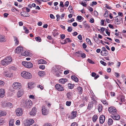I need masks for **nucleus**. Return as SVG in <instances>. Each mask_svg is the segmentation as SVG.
Masks as SVG:
<instances>
[{"label": "nucleus", "mask_w": 126, "mask_h": 126, "mask_svg": "<svg viewBox=\"0 0 126 126\" xmlns=\"http://www.w3.org/2000/svg\"><path fill=\"white\" fill-rule=\"evenodd\" d=\"M76 113L75 112H72L71 113V115L70 116V118L71 119H74L76 116Z\"/></svg>", "instance_id": "b1692460"}, {"label": "nucleus", "mask_w": 126, "mask_h": 126, "mask_svg": "<svg viewBox=\"0 0 126 126\" xmlns=\"http://www.w3.org/2000/svg\"><path fill=\"white\" fill-rule=\"evenodd\" d=\"M88 9L91 12H92L93 11V8L90 7V6H89Z\"/></svg>", "instance_id": "6e6d98bb"}, {"label": "nucleus", "mask_w": 126, "mask_h": 126, "mask_svg": "<svg viewBox=\"0 0 126 126\" xmlns=\"http://www.w3.org/2000/svg\"><path fill=\"white\" fill-rule=\"evenodd\" d=\"M14 40L15 41V44L17 45L19 43V41L17 39V38L16 37H14Z\"/></svg>", "instance_id": "f704fd0d"}, {"label": "nucleus", "mask_w": 126, "mask_h": 126, "mask_svg": "<svg viewBox=\"0 0 126 126\" xmlns=\"http://www.w3.org/2000/svg\"><path fill=\"white\" fill-rule=\"evenodd\" d=\"M32 105V102L31 100H27L24 103V106L26 108H30Z\"/></svg>", "instance_id": "7ed1b4c3"}, {"label": "nucleus", "mask_w": 126, "mask_h": 126, "mask_svg": "<svg viewBox=\"0 0 126 126\" xmlns=\"http://www.w3.org/2000/svg\"><path fill=\"white\" fill-rule=\"evenodd\" d=\"M56 17L57 18V21H59L60 18V16L59 15H56Z\"/></svg>", "instance_id": "bf43d9fd"}, {"label": "nucleus", "mask_w": 126, "mask_h": 126, "mask_svg": "<svg viewBox=\"0 0 126 126\" xmlns=\"http://www.w3.org/2000/svg\"><path fill=\"white\" fill-rule=\"evenodd\" d=\"M36 113L35 108H33L32 110L30 112V114L31 116L35 115Z\"/></svg>", "instance_id": "dca6fc26"}, {"label": "nucleus", "mask_w": 126, "mask_h": 126, "mask_svg": "<svg viewBox=\"0 0 126 126\" xmlns=\"http://www.w3.org/2000/svg\"><path fill=\"white\" fill-rule=\"evenodd\" d=\"M44 126H52L50 124L46 123L44 125Z\"/></svg>", "instance_id": "774afa93"}, {"label": "nucleus", "mask_w": 126, "mask_h": 126, "mask_svg": "<svg viewBox=\"0 0 126 126\" xmlns=\"http://www.w3.org/2000/svg\"><path fill=\"white\" fill-rule=\"evenodd\" d=\"M39 67L40 68L42 69V70H43L45 68V66L44 65H39Z\"/></svg>", "instance_id": "c03bdc74"}, {"label": "nucleus", "mask_w": 126, "mask_h": 126, "mask_svg": "<svg viewBox=\"0 0 126 126\" xmlns=\"http://www.w3.org/2000/svg\"><path fill=\"white\" fill-rule=\"evenodd\" d=\"M116 21V23L117 24H120L121 23V21H122V18L119 16H117L115 18V19Z\"/></svg>", "instance_id": "f8f14e48"}, {"label": "nucleus", "mask_w": 126, "mask_h": 126, "mask_svg": "<svg viewBox=\"0 0 126 126\" xmlns=\"http://www.w3.org/2000/svg\"><path fill=\"white\" fill-rule=\"evenodd\" d=\"M100 62L101 64L104 66H106V63L102 61L101 60Z\"/></svg>", "instance_id": "09e8293b"}, {"label": "nucleus", "mask_w": 126, "mask_h": 126, "mask_svg": "<svg viewBox=\"0 0 126 126\" xmlns=\"http://www.w3.org/2000/svg\"><path fill=\"white\" fill-rule=\"evenodd\" d=\"M92 101L91 102H92L95 105H96L97 102L95 99V98L94 96H93L91 97Z\"/></svg>", "instance_id": "5701e85b"}, {"label": "nucleus", "mask_w": 126, "mask_h": 126, "mask_svg": "<svg viewBox=\"0 0 126 126\" xmlns=\"http://www.w3.org/2000/svg\"><path fill=\"white\" fill-rule=\"evenodd\" d=\"M55 87L56 89L59 91H63L64 90V88L61 85L57 84L55 85Z\"/></svg>", "instance_id": "6e6552de"}, {"label": "nucleus", "mask_w": 126, "mask_h": 126, "mask_svg": "<svg viewBox=\"0 0 126 126\" xmlns=\"http://www.w3.org/2000/svg\"><path fill=\"white\" fill-rule=\"evenodd\" d=\"M61 73L59 71H57L56 74V76L59 77L61 75Z\"/></svg>", "instance_id": "37998d69"}, {"label": "nucleus", "mask_w": 126, "mask_h": 126, "mask_svg": "<svg viewBox=\"0 0 126 126\" xmlns=\"http://www.w3.org/2000/svg\"><path fill=\"white\" fill-rule=\"evenodd\" d=\"M111 117L113 119L116 120H119L120 118L119 115L117 114L116 113L115 114H112L111 115Z\"/></svg>", "instance_id": "9b49d317"}, {"label": "nucleus", "mask_w": 126, "mask_h": 126, "mask_svg": "<svg viewBox=\"0 0 126 126\" xmlns=\"http://www.w3.org/2000/svg\"><path fill=\"white\" fill-rule=\"evenodd\" d=\"M23 29L25 31V32L26 33H28L29 32V30H28L27 28L25 26H23Z\"/></svg>", "instance_id": "e433bc0d"}, {"label": "nucleus", "mask_w": 126, "mask_h": 126, "mask_svg": "<svg viewBox=\"0 0 126 126\" xmlns=\"http://www.w3.org/2000/svg\"><path fill=\"white\" fill-rule=\"evenodd\" d=\"M29 52L27 51H23L21 53V55L23 56H27L29 55Z\"/></svg>", "instance_id": "a878e982"}, {"label": "nucleus", "mask_w": 126, "mask_h": 126, "mask_svg": "<svg viewBox=\"0 0 126 126\" xmlns=\"http://www.w3.org/2000/svg\"><path fill=\"white\" fill-rule=\"evenodd\" d=\"M37 87L40 88V89L41 90H43L44 88L43 87L40 85H38Z\"/></svg>", "instance_id": "4d7b16f0"}, {"label": "nucleus", "mask_w": 126, "mask_h": 126, "mask_svg": "<svg viewBox=\"0 0 126 126\" xmlns=\"http://www.w3.org/2000/svg\"><path fill=\"white\" fill-rule=\"evenodd\" d=\"M12 87L13 88L15 89H19L21 88V84L18 82H15L12 84Z\"/></svg>", "instance_id": "39448f33"}, {"label": "nucleus", "mask_w": 126, "mask_h": 126, "mask_svg": "<svg viewBox=\"0 0 126 126\" xmlns=\"http://www.w3.org/2000/svg\"><path fill=\"white\" fill-rule=\"evenodd\" d=\"M87 61L88 62L90 63H91L92 64L94 63L93 62L92 60L90 59H88Z\"/></svg>", "instance_id": "5fc2aeb1"}, {"label": "nucleus", "mask_w": 126, "mask_h": 126, "mask_svg": "<svg viewBox=\"0 0 126 126\" xmlns=\"http://www.w3.org/2000/svg\"><path fill=\"white\" fill-rule=\"evenodd\" d=\"M42 113L44 115H47L48 113V110L46 109L44 106L42 107Z\"/></svg>", "instance_id": "1a4fd4ad"}, {"label": "nucleus", "mask_w": 126, "mask_h": 126, "mask_svg": "<svg viewBox=\"0 0 126 126\" xmlns=\"http://www.w3.org/2000/svg\"><path fill=\"white\" fill-rule=\"evenodd\" d=\"M8 72L7 70H4L3 74L5 76H7V77H10L11 76V74L10 73L9 74L8 73Z\"/></svg>", "instance_id": "412c9836"}, {"label": "nucleus", "mask_w": 126, "mask_h": 126, "mask_svg": "<svg viewBox=\"0 0 126 126\" xmlns=\"http://www.w3.org/2000/svg\"><path fill=\"white\" fill-rule=\"evenodd\" d=\"M99 119L100 123L102 124L104 122L105 119V116L103 115H101Z\"/></svg>", "instance_id": "4468645a"}, {"label": "nucleus", "mask_w": 126, "mask_h": 126, "mask_svg": "<svg viewBox=\"0 0 126 126\" xmlns=\"http://www.w3.org/2000/svg\"><path fill=\"white\" fill-rule=\"evenodd\" d=\"M101 54L102 55L105 56L108 55V51L107 50L101 51Z\"/></svg>", "instance_id": "6ab92c4d"}, {"label": "nucleus", "mask_w": 126, "mask_h": 126, "mask_svg": "<svg viewBox=\"0 0 126 126\" xmlns=\"http://www.w3.org/2000/svg\"><path fill=\"white\" fill-rule=\"evenodd\" d=\"M60 42L62 44H65L67 43V42L66 41L65 39L64 41H62V42L61 41H60Z\"/></svg>", "instance_id": "a18cd8bd"}, {"label": "nucleus", "mask_w": 126, "mask_h": 126, "mask_svg": "<svg viewBox=\"0 0 126 126\" xmlns=\"http://www.w3.org/2000/svg\"><path fill=\"white\" fill-rule=\"evenodd\" d=\"M6 106L9 107L10 108H13V104L10 102H8L6 103Z\"/></svg>", "instance_id": "7c9ffc66"}, {"label": "nucleus", "mask_w": 126, "mask_h": 126, "mask_svg": "<svg viewBox=\"0 0 126 126\" xmlns=\"http://www.w3.org/2000/svg\"><path fill=\"white\" fill-rule=\"evenodd\" d=\"M35 39L37 41H39V42H41V39L40 37H36L35 38Z\"/></svg>", "instance_id": "ea45409f"}, {"label": "nucleus", "mask_w": 126, "mask_h": 126, "mask_svg": "<svg viewBox=\"0 0 126 126\" xmlns=\"http://www.w3.org/2000/svg\"><path fill=\"white\" fill-rule=\"evenodd\" d=\"M16 115L17 116H20L23 113L22 110L21 108H17L16 110Z\"/></svg>", "instance_id": "0eeeda50"}, {"label": "nucleus", "mask_w": 126, "mask_h": 126, "mask_svg": "<svg viewBox=\"0 0 126 126\" xmlns=\"http://www.w3.org/2000/svg\"><path fill=\"white\" fill-rule=\"evenodd\" d=\"M78 38L80 40H82V37L81 35H79L78 36Z\"/></svg>", "instance_id": "052dcab7"}, {"label": "nucleus", "mask_w": 126, "mask_h": 126, "mask_svg": "<svg viewBox=\"0 0 126 126\" xmlns=\"http://www.w3.org/2000/svg\"><path fill=\"white\" fill-rule=\"evenodd\" d=\"M21 76L25 79H30L32 78L31 74L29 72L24 71L21 74Z\"/></svg>", "instance_id": "f03ea898"}, {"label": "nucleus", "mask_w": 126, "mask_h": 126, "mask_svg": "<svg viewBox=\"0 0 126 126\" xmlns=\"http://www.w3.org/2000/svg\"><path fill=\"white\" fill-rule=\"evenodd\" d=\"M67 98L69 99H71L72 98V93H71L69 92L67 93L66 94Z\"/></svg>", "instance_id": "393cba45"}, {"label": "nucleus", "mask_w": 126, "mask_h": 126, "mask_svg": "<svg viewBox=\"0 0 126 126\" xmlns=\"http://www.w3.org/2000/svg\"><path fill=\"white\" fill-rule=\"evenodd\" d=\"M77 89L79 93V94H81L82 92V87H78Z\"/></svg>", "instance_id": "473e14b6"}, {"label": "nucleus", "mask_w": 126, "mask_h": 126, "mask_svg": "<svg viewBox=\"0 0 126 126\" xmlns=\"http://www.w3.org/2000/svg\"><path fill=\"white\" fill-rule=\"evenodd\" d=\"M34 122V121L32 119H29L24 122V124L26 126H29L32 125Z\"/></svg>", "instance_id": "20e7f679"}, {"label": "nucleus", "mask_w": 126, "mask_h": 126, "mask_svg": "<svg viewBox=\"0 0 126 126\" xmlns=\"http://www.w3.org/2000/svg\"><path fill=\"white\" fill-rule=\"evenodd\" d=\"M69 2L67 1L66 2H65L64 3V6H66V7H67L69 5Z\"/></svg>", "instance_id": "603ef678"}, {"label": "nucleus", "mask_w": 126, "mask_h": 126, "mask_svg": "<svg viewBox=\"0 0 126 126\" xmlns=\"http://www.w3.org/2000/svg\"><path fill=\"white\" fill-rule=\"evenodd\" d=\"M94 14L95 16H97L98 15V12L96 11H94Z\"/></svg>", "instance_id": "69168bd1"}, {"label": "nucleus", "mask_w": 126, "mask_h": 126, "mask_svg": "<svg viewBox=\"0 0 126 126\" xmlns=\"http://www.w3.org/2000/svg\"><path fill=\"white\" fill-rule=\"evenodd\" d=\"M108 110L110 113L112 114H115L116 113L117 110L114 107H110L109 108Z\"/></svg>", "instance_id": "423d86ee"}, {"label": "nucleus", "mask_w": 126, "mask_h": 126, "mask_svg": "<svg viewBox=\"0 0 126 126\" xmlns=\"http://www.w3.org/2000/svg\"><path fill=\"white\" fill-rule=\"evenodd\" d=\"M102 105L100 104H99L98 106V109L99 112L102 111Z\"/></svg>", "instance_id": "c756f323"}, {"label": "nucleus", "mask_w": 126, "mask_h": 126, "mask_svg": "<svg viewBox=\"0 0 126 126\" xmlns=\"http://www.w3.org/2000/svg\"><path fill=\"white\" fill-rule=\"evenodd\" d=\"M6 41V39L4 36L0 35V42H3Z\"/></svg>", "instance_id": "f3484780"}, {"label": "nucleus", "mask_w": 126, "mask_h": 126, "mask_svg": "<svg viewBox=\"0 0 126 126\" xmlns=\"http://www.w3.org/2000/svg\"><path fill=\"white\" fill-rule=\"evenodd\" d=\"M97 116L96 115H94L93 117V120L95 122L97 119Z\"/></svg>", "instance_id": "4c0bfd02"}, {"label": "nucleus", "mask_w": 126, "mask_h": 126, "mask_svg": "<svg viewBox=\"0 0 126 126\" xmlns=\"http://www.w3.org/2000/svg\"><path fill=\"white\" fill-rule=\"evenodd\" d=\"M4 84V82L2 81H0V87L3 86Z\"/></svg>", "instance_id": "864d4df0"}, {"label": "nucleus", "mask_w": 126, "mask_h": 126, "mask_svg": "<svg viewBox=\"0 0 126 126\" xmlns=\"http://www.w3.org/2000/svg\"><path fill=\"white\" fill-rule=\"evenodd\" d=\"M12 61V60L11 57H6L1 61V64L3 65H6L10 64Z\"/></svg>", "instance_id": "f257e3e1"}, {"label": "nucleus", "mask_w": 126, "mask_h": 126, "mask_svg": "<svg viewBox=\"0 0 126 126\" xmlns=\"http://www.w3.org/2000/svg\"><path fill=\"white\" fill-rule=\"evenodd\" d=\"M38 63L39 64H44L46 63V62L43 60H39Z\"/></svg>", "instance_id": "c85d7f7f"}, {"label": "nucleus", "mask_w": 126, "mask_h": 126, "mask_svg": "<svg viewBox=\"0 0 126 126\" xmlns=\"http://www.w3.org/2000/svg\"><path fill=\"white\" fill-rule=\"evenodd\" d=\"M68 88L69 89H72L74 86V84L69 83L68 84Z\"/></svg>", "instance_id": "72a5a7b5"}, {"label": "nucleus", "mask_w": 126, "mask_h": 126, "mask_svg": "<svg viewBox=\"0 0 126 126\" xmlns=\"http://www.w3.org/2000/svg\"><path fill=\"white\" fill-rule=\"evenodd\" d=\"M27 62H22V65L26 67V63H27Z\"/></svg>", "instance_id": "680f3d73"}, {"label": "nucleus", "mask_w": 126, "mask_h": 126, "mask_svg": "<svg viewBox=\"0 0 126 126\" xmlns=\"http://www.w3.org/2000/svg\"><path fill=\"white\" fill-rule=\"evenodd\" d=\"M106 12L104 14V17H108V11L106 9Z\"/></svg>", "instance_id": "58836bf2"}, {"label": "nucleus", "mask_w": 126, "mask_h": 126, "mask_svg": "<svg viewBox=\"0 0 126 126\" xmlns=\"http://www.w3.org/2000/svg\"><path fill=\"white\" fill-rule=\"evenodd\" d=\"M93 104H94L92 102H90L88 104L87 109L89 110H91L93 107Z\"/></svg>", "instance_id": "4be33fe9"}, {"label": "nucleus", "mask_w": 126, "mask_h": 126, "mask_svg": "<svg viewBox=\"0 0 126 126\" xmlns=\"http://www.w3.org/2000/svg\"><path fill=\"white\" fill-rule=\"evenodd\" d=\"M5 113L3 111H0V117L2 116L5 115Z\"/></svg>", "instance_id": "a19ab883"}, {"label": "nucleus", "mask_w": 126, "mask_h": 126, "mask_svg": "<svg viewBox=\"0 0 126 126\" xmlns=\"http://www.w3.org/2000/svg\"><path fill=\"white\" fill-rule=\"evenodd\" d=\"M67 81V79H66L62 78L59 80V82L62 84H64Z\"/></svg>", "instance_id": "aec40b11"}, {"label": "nucleus", "mask_w": 126, "mask_h": 126, "mask_svg": "<svg viewBox=\"0 0 126 126\" xmlns=\"http://www.w3.org/2000/svg\"><path fill=\"white\" fill-rule=\"evenodd\" d=\"M16 125H19L20 124V122L19 120H17L16 121Z\"/></svg>", "instance_id": "0e129e2a"}, {"label": "nucleus", "mask_w": 126, "mask_h": 126, "mask_svg": "<svg viewBox=\"0 0 126 126\" xmlns=\"http://www.w3.org/2000/svg\"><path fill=\"white\" fill-rule=\"evenodd\" d=\"M24 93V91L22 90L18 91L17 93V97L18 98L21 97L23 94Z\"/></svg>", "instance_id": "ddd939ff"}, {"label": "nucleus", "mask_w": 126, "mask_h": 126, "mask_svg": "<svg viewBox=\"0 0 126 126\" xmlns=\"http://www.w3.org/2000/svg\"><path fill=\"white\" fill-rule=\"evenodd\" d=\"M61 38L62 39H64L65 37V35L64 34H62L60 35Z\"/></svg>", "instance_id": "13d9d810"}, {"label": "nucleus", "mask_w": 126, "mask_h": 126, "mask_svg": "<svg viewBox=\"0 0 126 126\" xmlns=\"http://www.w3.org/2000/svg\"><path fill=\"white\" fill-rule=\"evenodd\" d=\"M71 78L72 79L76 82H77L78 81V78L75 76H72Z\"/></svg>", "instance_id": "bb28decb"}, {"label": "nucleus", "mask_w": 126, "mask_h": 126, "mask_svg": "<svg viewBox=\"0 0 126 126\" xmlns=\"http://www.w3.org/2000/svg\"><path fill=\"white\" fill-rule=\"evenodd\" d=\"M38 74L40 76L42 77L45 75V73L43 71H40L38 72Z\"/></svg>", "instance_id": "cd10ccee"}, {"label": "nucleus", "mask_w": 126, "mask_h": 126, "mask_svg": "<svg viewBox=\"0 0 126 126\" xmlns=\"http://www.w3.org/2000/svg\"><path fill=\"white\" fill-rule=\"evenodd\" d=\"M105 7L108 9H111V8L108 6L107 4H106Z\"/></svg>", "instance_id": "e2e57ef3"}, {"label": "nucleus", "mask_w": 126, "mask_h": 126, "mask_svg": "<svg viewBox=\"0 0 126 126\" xmlns=\"http://www.w3.org/2000/svg\"><path fill=\"white\" fill-rule=\"evenodd\" d=\"M5 90L3 89H0V97H3L5 95Z\"/></svg>", "instance_id": "2eb2a0df"}, {"label": "nucleus", "mask_w": 126, "mask_h": 126, "mask_svg": "<svg viewBox=\"0 0 126 126\" xmlns=\"http://www.w3.org/2000/svg\"><path fill=\"white\" fill-rule=\"evenodd\" d=\"M71 102L70 101H67L66 102V104L67 106H69L71 104Z\"/></svg>", "instance_id": "3c124183"}, {"label": "nucleus", "mask_w": 126, "mask_h": 126, "mask_svg": "<svg viewBox=\"0 0 126 126\" xmlns=\"http://www.w3.org/2000/svg\"><path fill=\"white\" fill-rule=\"evenodd\" d=\"M26 67L28 68H32L33 66V65L32 63L30 62H27V63H26Z\"/></svg>", "instance_id": "a211bd4d"}, {"label": "nucleus", "mask_w": 126, "mask_h": 126, "mask_svg": "<svg viewBox=\"0 0 126 126\" xmlns=\"http://www.w3.org/2000/svg\"><path fill=\"white\" fill-rule=\"evenodd\" d=\"M14 120L12 119L10 120L9 122L10 126H14Z\"/></svg>", "instance_id": "2f4dec72"}, {"label": "nucleus", "mask_w": 126, "mask_h": 126, "mask_svg": "<svg viewBox=\"0 0 126 126\" xmlns=\"http://www.w3.org/2000/svg\"><path fill=\"white\" fill-rule=\"evenodd\" d=\"M102 102L104 105H108V103L106 100H102L101 101Z\"/></svg>", "instance_id": "49530a36"}, {"label": "nucleus", "mask_w": 126, "mask_h": 126, "mask_svg": "<svg viewBox=\"0 0 126 126\" xmlns=\"http://www.w3.org/2000/svg\"><path fill=\"white\" fill-rule=\"evenodd\" d=\"M72 29L71 27H68L67 29L68 31L69 32H71L72 31Z\"/></svg>", "instance_id": "8fccbe9b"}, {"label": "nucleus", "mask_w": 126, "mask_h": 126, "mask_svg": "<svg viewBox=\"0 0 126 126\" xmlns=\"http://www.w3.org/2000/svg\"><path fill=\"white\" fill-rule=\"evenodd\" d=\"M113 121L111 119H109L108 121V124L110 125H111L113 123Z\"/></svg>", "instance_id": "c9c22d12"}, {"label": "nucleus", "mask_w": 126, "mask_h": 126, "mask_svg": "<svg viewBox=\"0 0 126 126\" xmlns=\"http://www.w3.org/2000/svg\"><path fill=\"white\" fill-rule=\"evenodd\" d=\"M15 51L16 53H20L21 54V53L23 51V48L21 47H17Z\"/></svg>", "instance_id": "9d476101"}, {"label": "nucleus", "mask_w": 126, "mask_h": 126, "mask_svg": "<svg viewBox=\"0 0 126 126\" xmlns=\"http://www.w3.org/2000/svg\"><path fill=\"white\" fill-rule=\"evenodd\" d=\"M71 126H77V124L75 123H73L72 124Z\"/></svg>", "instance_id": "338daca9"}, {"label": "nucleus", "mask_w": 126, "mask_h": 126, "mask_svg": "<svg viewBox=\"0 0 126 126\" xmlns=\"http://www.w3.org/2000/svg\"><path fill=\"white\" fill-rule=\"evenodd\" d=\"M86 41L88 44L90 45H91V42L89 39L88 38H87L86 39Z\"/></svg>", "instance_id": "79ce46f5"}, {"label": "nucleus", "mask_w": 126, "mask_h": 126, "mask_svg": "<svg viewBox=\"0 0 126 126\" xmlns=\"http://www.w3.org/2000/svg\"><path fill=\"white\" fill-rule=\"evenodd\" d=\"M80 3L83 6L86 7L87 6V4L85 3V2L84 3V2L82 1Z\"/></svg>", "instance_id": "de8ad7c7"}]
</instances>
